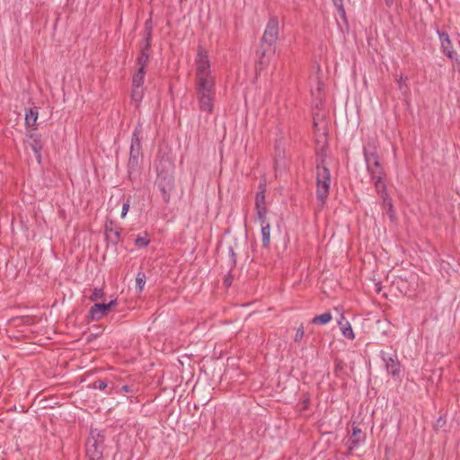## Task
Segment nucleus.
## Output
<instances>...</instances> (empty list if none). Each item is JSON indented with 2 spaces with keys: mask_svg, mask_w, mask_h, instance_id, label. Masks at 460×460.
Here are the masks:
<instances>
[{
  "mask_svg": "<svg viewBox=\"0 0 460 460\" xmlns=\"http://www.w3.org/2000/svg\"><path fill=\"white\" fill-rule=\"evenodd\" d=\"M365 162L371 179H383L384 169L380 164L379 156H370L367 160H365Z\"/></svg>",
  "mask_w": 460,
  "mask_h": 460,
  "instance_id": "obj_8",
  "label": "nucleus"
},
{
  "mask_svg": "<svg viewBox=\"0 0 460 460\" xmlns=\"http://www.w3.org/2000/svg\"><path fill=\"white\" fill-rule=\"evenodd\" d=\"M260 190L255 196V208H266L265 206V186L262 183L259 185Z\"/></svg>",
  "mask_w": 460,
  "mask_h": 460,
  "instance_id": "obj_14",
  "label": "nucleus"
},
{
  "mask_svg": "<svg viewBox=\"0 0 460 460\" xmlns=\"http://www.w3.org/2000/svg\"><path fill=\"white\" fill-rule=\"evenodd\" d=\"M332 314L329 312H326L320 315L314 316L311 320V323L318 324V325H324V324L330 323L332 321Z\"/></svg>",
  "mask_w": 460,
  "mask_h": 460,
  "instance_id": "obj_18",
  "label": "nucleus"
},
{
  "mask_svg": "<svg viewBox=\"0 0 460 460\" xmlns=\"http://www.w3.org/2000/svg\"><path fill=\"white\" fill-rule=\"evenodd\" d=\"M129 207H130V202H129V200H127V201H125V202L123 203V205H122V210H121V215H120V217H121L122 218H124V217L127 216V214H128V210H129Z\"/></svg>",
  "mask_w": 460,
  "mask_h": 460,
  "instance_id": "obj_32",
  "label": "nucleus"
},
{
  "mask_svg": "<svg viewBox=\"0 0 460 460\" xmlns=\"http://www.w3.org/2000/svg\"><path fill=\"white\" fill-rule=\"evenodd\" d=\"M105 234L106 238L114 243H118L119 240V232L109 227L108 226H105Z\"/></svg>",
  "mask_w": 460,
  "mask_h": 460,
  "instance_id": "obj_24",
  "label": "nucleus"
},
{
  "mask_svg": "<svg viewBox=\"0 0 460 460\" xmlns=\"http://www.w3.org/2000/svg\"><path fill=\"white\" fill-rule=\"evenodd\" d=\"M438 36H439V40H440V42H441V47L443 49V52L448 56L449 58H451V54H452V46H451V41H450V39H449V35L447 33V32H441V31H438Z\"/></svg>",
  "mask_w": 460,
  "mask_h": 460,
  "instance_id": "obj_12",
  "label": "nucleus"
},
{
  "mask_svg": "<svg viewBox=\"0 0 460 460\" xmlns=\"http://www.w3.org/2000/svg\"><path fill=\"white\" fill-rule=\"evenodd\" d=\"M322 86H323V84L319 82V83H318L317 89H316V90H317L318 94H320V92H321V90H322Z\"/></svg>",
  "mask_w": 460,
  "mask_h": 460,
  "instance_id": "obj_36",
  "label": "nucleus"
},
{
  "mask_svg": "<svg viewBox=\"0 0 460 460\" xmlns=\"http://www.w3.org/2000/svg\"><path fill=\"white\" fill-rule=\"evenodd\" d=\"M381 199H383V206L386 210V213L388 214L390 219L394 220L395 217V213L393 208L392 199L387 195L381 197Z\"/></svg>",
  "mask_w": 460,
  "mask_h": 460,
  "instance_id": "obj_20",
  "label": "nucleus"
},
{
  "mask_svg": "<svg viewBox=\"0 0 460 460\" xmlns=\"http://www.w3.org/2000/svg\"><path fill=\"white\" fill-rule=\"evenodd\" d=\"M27 144L31 146L32 151L36 155V159L40 164L41 162V150H42V142L40 136L35 132L30 131L27 134Z\"/></svg>",
  "mask_w": 460,
  "mask_h": 460,
  "instance_id": "obj_9",
  "label": "nucleus"
},
{
  "mask_svg": "<svg viewBox=\"0 0 460 460\" xmlns=\"http://www.w3.org/2000/svg\"><path fill=\"white\" fill-rule=\"evenodd\" d=\"M103 435L94 429L91 431V438L87 441L86 454L90 460H101L102 456Z\"/></svg>",
  "mask_w": 460,
  "mask_h": 460,
  "instance_id": "obj_4",
  "label": "nucleus"
},
{
  "mask_svg": "<svg viewBox=\"0 0 460 460\" xmlns=\"http://www.w3.org/2000/svg\"><path fill=\"white\" fill-rule=\"evenodd\" d=\"M402 80H403V78H402V76H401V78H400V80H399V84H400V85H399V88H400V90H402Z\"/></svg>",
  "mask_w": 460,
  "mask_h": 460,
  "instance_id": "obj_37",
  "label": "nucleus"
},
{
  "mask_svg": "<svg viewBox=\"0 0 460 460\" xmlns=\"http://www.w3.org/2000/svg\"><path fill=\"white\" fill-rule=\"evenodd\" d=\"M261 237H262V246L264 248L269 247L270 243V224H264L261 225Z\"/></svg>",
  "mask_w": 460,
  "mask_h": 460,
  "instance_id": "obj_15",
  "label": "nucleus"
},
{
  "mask_svg": "<svg viewBox=\"0 0 460 460\" xmlns=\"http://www.w3.org/2000/svg\"><path fill=\"white\" fill-rule=\"evenodd\" d=\"M339 325L344 337L349 340H353L355 338L352 327L348 321H341L339 322Z\"/></svg>",
  "mask_w": 460,
  "mask_h": 460,
  "instance_id": "obj_19",
  "label": "nucleus"
},
{
  "mask_svg": "<svg viewBox=\"0 0 460 460\" xmlns=\"http://www.w3.org/2000/svg\"><path fill=\"white\" fill-rule=\"evenodd\" d=\"M117 305V300L113 299L108 304H94L89 310L88 318L92 321H99L104 317L111 308Z\"/></svg>",
  "mask_w": 460,
  "mask_h": 460,
  "instance_id": "obj_6",
  "label": "nucleus"
},
{
  "mask_svg": "<svg viewBox=\"0 0 460 460\" xmlns=\"http://www.w3.org/2000/svg\"><path fill=\"white\" fill-rule=\"evenodd\" d=\"M150 32H148L146 38V43L145 46L142 47L140 53L137 59V64L138 68H142L145 70L146 66H147L149 62V57H150Z\"/></svg>",
  "mask_w": 460,
  "mask_h": 460,
  "instance_id": "obj_10",
  "label": "nucleus"
},
{
  "mask_svg": "<svg viewBox=\"0 0 460 460\" xmlns=\"http://www.w3.org/2000/svg\"><path fill=\"white\" fill-rule=\"evenodd\" d=\"M155 183L162 193L164 201L169 203L171 192L174 188V177L172 168L159 171Z\"/></svg>",
  "mask_w": 460,
  "mask_h": 460,
  "instance_id": "obj_3",
  "label": "nucleus"
},
{
  "mask_svg": "<svg viewBox=\"0 0 460 460\" xmlns=\"http://www.w3.org/2000/svg\"><path fill=\"white\" fill-rule=\"evenodd\" d=\"M139 165V157H131L129 156L128 163V175L131 176L133 172H135Z\"/></svg>",
  "mask_w": 460,
  "mask_h": 460,
  "instance_id": "obj_26",
  "label": "nucleus"
},
{
  "mask_svg": "<svg viewBox=\"0 0 460 460\" xmlns=\"http://www.w3.org/2000/svg\"><path fill=\"white\" fill-rule=\"evenodd\" d=\"M104 296V291L102 288H94L89 299L91 301H97Z\"/></svg>",
  "mask_w": 460,
  "mask_h": 460,
  "instance_id": "obj_29",
  "label": "nucleus"
},
{
  "mask_svg": "<svg viewBox=\"0 0 460 460\" xmlns=\"http://www.w3.org/2000/svg\"><path fill=\"white\" fill-rule=\"evenodd\" d=\"M144 97V89L143 87H135L132 86L131 92V101L134 102L136 107H138L142 99Z\"/></svg>",
  "mask_w": 460,
  "mask_h": 460,
  "instance_id": "obj_17",
  "label": "nucleus"
},
{
  "mask_svg": "<svg viewBox=\"0 0 460 460\" xmlns=\"http://www.w3.org/2000/svg\"><path fill=\"white\" fill-rule=\"evenodd\" d=\"M363 440L362 431L358 427H353L352 434L349 436L347 445L349 450L357 448Z\"/></svg>",
  "mask_w": 460,
  "mask_h": 460,
  "instance_id": "obj_11",
  "label": "nucleus"
},
{
  "mask_svg": "<svg viewBox=\"0 0 460 460\" xmlns=\"http://www.w3.org/2000/svg\"><path fill=\"white\" fill-rule=\"evenodd\" d=\"M364 159L367 160L370 156H378L377 155V147L376 143L369 142L365 147H364Z\"/></svg>",
  "mask_w": 460,
  "mask_h": 460,
  "instance_id": "obj_21",
  "label": "nucleus"
},
{
  "mask_svg": "<svg viewBox=\"0 0 460 460\" xmlns=\"http://www.w3.org/2000/svg\"><path fill=\"white\" fill-rule=\"evenodd\" d=\"M93 386L99 390H104L107 387V383L105 381L98 380L94 383Z\"/></svg>",
  "mask_w": 460,
  "mask_h": 460,
  "instance_id": "obj_33",
  "label": "nucleus"
},
{
  "mask_svg": "<svg viewBox=\"0 0 460 460\" xmlns=\"http://www.w3.org/2000/svg\"><path fill=\"white\" fill-rule=\"evenodd\" d=\"M121 390L124 392V393H131L133 392V389L131 388V386L129 385H123L121 387Z\"/></svg>",
  "mask_w": 460,
  "mask_h": 460,
  "instance_id": "obj_35",
  "label": "nucleus"
},
{
  "mask_svg": "<svg viewBox=\"0 0 460 460\" xmlns=\"http://www.w3.org/2000/svg\"><path fill=\"white\" fill-rule=\"evenodd\" d=\"M146 284V275L143 272H138L136 278V288L139 292H142Z\"/></svg>",
  "mask_w": 460,
  "mask_h": 460,
  "instance_id": "obj_27",
  "label": "nucleus"
},
{
  "mask_svg": "<svg viewBox=\"0 0 460 460\" xmlns=\"http://www.w3.org/2000/svg\"><path fill=\"white\" fill-rule=\"evenodd\" d=\"M267 208H256V217L260 225L270 224L267 219Z\"/></svg>",
  "mask_w": 460,
  "mask_h": 460,
  "instance_id": "obj_25",
  "label": "nucleus"
},
{
  "mask_svg": "<svg viewBox=\"0 0 460 460\" xmlns=\"http://www.w3.org/2000/svg\"><path fill=\"white\" fill-rule=\"evenodd\" d=\"M332 1H333V4L335 5V7L338 10V13H339L341 18L345 19L346 18V12H345V9L343 7L342 0H332Z\"/></svg>",
  "mask_w": 460,
  "mask_h": 460,
  "instance_id": "obj_28",
  "label": "nucleus"
},
{
  "mask_svg": "<svg viewBox=\"0 0 460 460\" xmlns=\"http://www.w3.org/2000/svg\"><path fill=\"white\" fill-rule=\"evenodd\" d=\"M194 91L199 110L212 114L216 100V73L211 67L208 51L199 48L194 60Z\"/></svg>",
  "mask_w": 460,
  "mask_h": 460,
  "instance_id": "obj_1",
  "label": "nucleus"
},
{
  "mask_svg": "<svg viewBox=\"0 0 460 460\" xmlns=\"http://www.w3.org/2000/svg\"><path fill=\"white\" fill-rule=\"evenodd\" d=\"M135 243L138 247H146L150 241L146 237L138 236L136 238Z\"/></svg>",
  "mask_w": 460,
  "mask_h": 460,
  "instance_id": "obj_30",
  "label": "nucleus"
},
{
  "mask_svg": "<svg viewBox=\"0 0 460 460\" xmlns=\"http://www.w3.org/2000/svg\"><path fill=\"white\" fill-rule=\"evenodd\" d=\"M304 335H305V329L301 325V326H299L296 329V335H295V341L296 342H300L302 341V339L304 338Z\"/></svg>",
  "mask_w": 460,
  "mask_h": 460,
  "instance_id": "obj_31",
  "label": "nucleus"
},
{
  "mask_svg": "<svg viewBox=\"0 0 460 460\" xmlns=\"http://www.w3.org/2000/svg\"><path fill=\"white\" fill-rule=\"evenodd\" d=\"M279 22L276 18L269 20L266 29L264 31L261 42L272 46L279 39Z\"/></svg>",
  "mask_w": 460,
  "mask_h": 460,
  "instance_id": "obj_5",
  "label": "nucleus"
},
{
  "mask_svg": "<svg viewBox=\"0 0 460 460\" xmlns=\"http://www.w3.org/2000/svg\"><path fill=\"white\" fill-rule=\"evenodd\" d=\"M139 155H140V151L138 150H134V149H131L130 148V153H129V156L133 157H139Z\"/></svg>",
  "mask_w": 460,
  "mask_h": 460,
  "instance_id": "obj_34",
  "label": "nucleus"
},
{
  "mask_svg": "<svg viewBox=\"0 0 460 460\" xmlns=\"http://www.w3.org/2000/svg\"><path fill=\"white\" fill-rule=\"evenodd\" d=\"M372 181H374L376 193L378 194V196L380 198L387 195L386 185L383 181V179L376 178V179H372Z\"/></svg>",
  "mask_w": 460,
  "mask_h": 460,
  "instance_id": "obj_22",
  "label": "nucleus"
},
{
  "mask_svg": "<svg viewBox=\"0 0 460 460\" xmlns=\"http://www.w3.org/2000/svg\"><path fill=\"white\" fill-rule=\"evenodd\" d=\"M381 358L385 365V368L389 375L395 377L399 376L401 366L395 353L381 351Z\"/></svg>",
  "mask_w": 460,
  "mask_h": 460,
  "instance_id": "obj_7",
  "label": "nucleus"
},
{
  "mask_svg": "<svg viewBox=\"0 0 460 460\" xmlns=\"http://www.w3.org/2000/svg\"><path fill=\"white\" fill-rule=\"evenodd\" d=\"M38 111L31 109L25 114V123L28 127H34L38 119Z\"/></svg>",
  "mask_w": 460,
  "mask_h": 460,
  "instance_id": "obj_23",
  "label": "nucleus"
},
{
  "mask_svg": "<svg viewBox=\"0 0 460 460\" xmlns=\"http://www.w3.org/2000/svg\"><path fill=\"white\" fill-rule=\"evenodd\" d=\"M141 133H142V125L138 124L132 134V140L130 148L134 150H141Z\"/></svg>",
  "mask_w": 460,
  "mask_h": 460,
  "instance_id": "obj_13",
  "label": "nucleus"
},
{
  "mask_svg": "<svg viewBox=\"0 0 460 460\" xmlns=\"http://www.w3.org/2000/svg\"><path fill=\"white\" fill-rule=\"evenodd\" d=\"M146 71L142 68H137L132 78V86L143 87L145 81Z\"/></svg>",
  "mask_w": 460,
  "mask_h": 460,
  "instance_id": "obj_16",
  "label": "nucleus"
},
{
  "mask_svg": "<svg viewBox=\"0 0 460 460\" xmlns=\"http://www.w3.org/2000/svg\"><path fill=\"white\" fill-rule=\"evenodd\" d=\"M316 198L323 205L329 196L331 189V172L324 165L317 164L316 166Z\"/></svg>",
  "mask_w": 460,
  "mask_h": 460,
  "instance_id": "obj_2",
  "label": "nucleus"
}]
</instances>
